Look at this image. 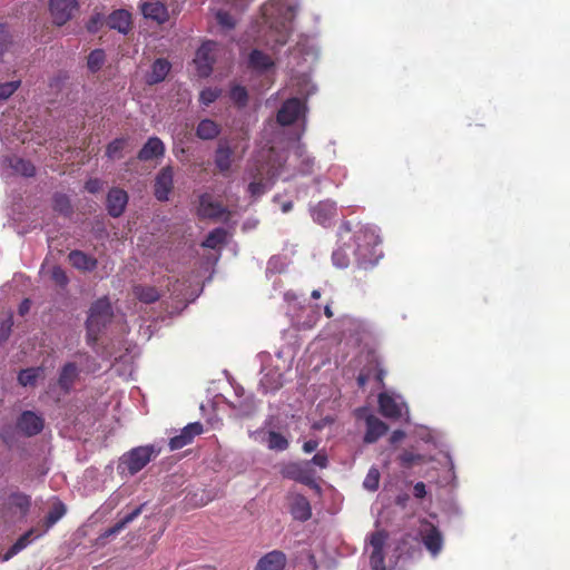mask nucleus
I'll use <instances>...</instances> for the list:
<instances>
[{
    "label": "nucleus",
    "mask_w": 570,
    "mask_h": 570,
    "mask_svg": "<svg viewBox=\"0 0 570 570\" xmlns=\"http://www.w3.org/2000/svg\"><path fill=\"white\" fill-rule=\"evenodd\" d=\"M86 189L91 193V194H96L98 193L101 187H102V183L100 179H89L87 183H86Z\"/></svg>",
    "instance_id": "59"
},
{
    "label": "nucleus",
    "mask_w": 570,
    "mask_h": 570,
    "mask_svg": "<svg viewBox=\"0 0 570 570\" xmlns=\"http://www.w3.org/2000/svg\"><path fill=\"white\" fill-rule=\"evenodd\" d=\"M220 132L219 126L212 119H203L196 129V135L203 140L216 138Z\"/></svg>",
    "instance_id": "35"
},
{
    "label": "nucleus",
    "mask_w": 570,
    "mask_h": 570,
    "mask_svg": "<svg viewBox=\"0 0 570 570\" xmlns=\"http://www.w3.org/2000/svg\"><path fill=\"white\" fill-rule=\"evenodd\" d=\"M159 453L154 445H144L124 453L117 464V471L122 478L134 476L140 472Z\"/></svg>",
    "instance_id": "7"
},
{
    "label": "nucleus",
    "mask_w": 570,
    "mask_h": 570,
    "mask_svg": "<svg viewBox=\"0 0 570 570\" xmlns=\"http://www.w3.org/2000/svg\"><path fill=\"white\" fill-rule=\"evenodd\" d=\"M9 165L14 173L24 177H32L36 174L35 166L21 157L13 156L9 158Z\"/></svg>",
    "instance_id": "38"
},
{
    "label": "nucleus",
    "mask_w": 570,
    "mask_h": 570,
    "mask_svg": "<svg viewBox=\"0 0 570 570\" xmlns=\"http://www.w3.org/2000/svg\"><path fill=\"white\" fill-rule=\"evenodd\" d=\"M48 8L53 24L61 27L78 11L79 3L77 0H50Z\"/></svg>",
    "instance_id": "11"
},
{
    "label": "nucleus",
    "mask_w": 570,
    "mask_h": 570,
    "mask_svg": "<svg viewBox=\"0 0 570 570\" xmlns=\"http://www.w3.org/2000/svg\"><path fill=\"white\" fill-rule=\"evenodd\" d=\"M10 35L4 26H0V57L8 49Z\"/></svg>",
    "instance_id": "58"
},
{
    "label": "nucleus",
    "mask_w": 570,
    "mask_h": 570,
    "mask_svg": "<svg viewBox=\"0 0 570 570\" xmlns=\"http://www.w3.org/2000/svg\"><path fill=\"white\" fill-rule=\"evenodd\" d=\"M376 363H377L376 380H377L379 382H383V379H384V376H385V374H386V371H385V370H383L382 367H380V366H381V363H380L377 360H376Z\"/></svg>",
    "instance_id": "63"
},
{
    "label": "nucleus",
    "mask_w": 570,
    "mask_h": 570,
    "mask_svg": "<svg viewBox=\"0 0 570 570\" xmlns=\"http://www.w3.org/2000/svg\"><path fill=\"white\" fill-rule=\"evenodd\" d=\"M263 441L266 442L267 448L274 451H284L288 446V441L285 436L277 432L264 433Z\"/></svg>",
    "instance_id": "39"
},
{
    "label": "nucleus",
    "mask_w": 570,
    "mask_h": 570,
    "mask_svg": "<svg viewBox=\"0 0 570 570\" xmlns=\"http://www.w3.org/2000/svg\"><path fill=\"white\" fill-rule=\"evenodd\" d=\"M104 16L101 13H96L94 14L89 21L87 22V30L90 32V33H96L99 31V29L102 27L104 24Z\"/></svg>",
    "instance_id": "55"
},
{
    "label": "nucleus",
    "mask_w": 570,
    "mask_h": 570,
    "mask_svg": "<svg viewBox=\"0 0 570 570\" xmlns=\"http://www.w3.org/2000/svg\"><path fill=\"white\" fill-rule=\"evenodd\" d=\"M247 98H248V95L244 87L234 86L230 89V99L238 106H240V107L245 106L247 102Z\"/></svg>",
    "instance_id": "49"
},
{
    "label": "nucleus",
    "mask_w": 570,
    "mask_h": 570,
    "mask_svg": "<svg viewBox=\"0 0 570 570\" xmlns=\"http://www.w3.org/2000/svg\"><path fill=\"white\" fill-rule=\"evenodd\" d=\"M386 543V534L377 531L371 535L366 553L368 554L370 566L372 570H385L384 547Z\"/></svg>",
    "instance_id": "13"
},
{
    "label": "nucleus",
    "mask_w": 570,
    "mask_h": 570,
    "mask_svg": "<svg viewBox=\"0 0 570 570\" xmlns=\"http://www.w3.org/2000/svg\"><path fill=\"white\" fill-rule=\"evenodd\" d=\"M141 13L145 18L163 23L168 19L167 8L159 1L144 2Z\"/></svg>",
    "instance_id": "32"
},
{
    "label": "nucleus",
    "mask_w": 570,
    "mask_h": 570,
    "mask_svg": "<svg viewBox=\"0 0 570 570\" xmlns=\"http://www.w3.org/2000/svg\"><path fill=\"white\" fill-rule=\"evenodd\" d=\"M233 149L227 140H220L215 151V166L220 173H226L230 169L233 163Z\"/></svg>",
    "instance_id": "26"
},
{
    "label": "nucleus",
    "mask_w": 570,
    "mask_h": 570,
    "mask_svg": "<svg viewBox=\"0 0 570 570\" xmlns=\"http://www.w3.org/2000/svg\"><path fill=\"white\" fill-rule=\"evenodd\" d=\"M380 484V471L377 468L372 466L363 481L364 489L368 491H376Z\"/></svg>",
    "instance_id": "45"
},
{
    "label": "nucleus",
    "mask_w": 570,
    "mask_h": 570,
    "mask_svg": "<svg viewBox=\"0 0 570 570\" xmlns=\"http://www.w3.org/2000/svg\"><path fill=\"white\" fill-rule=\"evenodd\" d=\"M174 185V171L170 166L164 167L155 178V197L159 202H166Z\"/></svg>",
    "instance_id": "18"
},
{
    "label": "nucleus",
    "mask_w": 570,
    "mask_h": 570,
    "mask_svg": "<svg viewBox=\"0 0 570 570\" xmlns=\"http://www.w3.org/2000/svg\"><path fill=\"white\" fill-rule=\"evenodd\" d=\"M128 204V194L120 188H111L107 195V210L110 216L119 217Z\"/></svg>",
    "instance_id": "19"
},
{
    "label": "nucleus",
    "mask_w": 570,
    "mask_h": 570,
    "mask_svg": "<svg viewBox=\"0 0 570 570\" xmlns=\"http://www.w3.org/2000/svg\"><path fill=\"white\" fill-rule=\"evenodd\" d=\"M289 510L293 518L298 521H306L312 515L311 504L302 494L289 497Z\"/></svg>",
    "instance_id": "22"
},
{
    "label": "nucleus",
    "mask_w": 570,
    "mask_h": 570,
    "mask_svg": "<svg viewBox=\"0 0 570 570\" xmlns=\"http://www.w3.org/2000/svg\"><path fill=\"white\" fill-rule=\"evenodd\" d=\"M423 459H424L423 455L415 454L411 451H404L400 455L401 465L404 468H411L415 464H419V463L423 462Z\"/></svg>",
    "instance_id": "48"
},
{
    "label": "nucleus",
    "mask_w": 570,
    "mask_h": 570,
    "mask_svg": "<svg viewBox=\"0 0 570 570\" xmlns=\"http://www.w3.org/2000/svg\"><path fill=\"white\" fill-rule=\"evenodd\" d=\"M70 264L80 271L91 272L97 267V259L86 253L75 249L68 255Z\"/></svg>",
    "instance_id": "33"
},
{
    "label": "nucleus",
    "mask_w": 570,
    "mask_h": 570,
    "mask_svg": "<svg viewBox=\"0 0 570 570\" xmlns=\"http://www.w3.org/2000/svg\"><path fill=\"white\" fill-rule=\"evenodd\" d=\"M66 514V507L61 502H56L49 510L45 523L46 529L42 531L43 534L53 527L63 515Z\"/></svg>",
    "instance_id": "41"
},
{
    "label": "nucleus",
    "mask_w": 570,
    "mask_h": 570,
    "mask_svg": "<svg viewBox=\"0 0 570 570\" xmlns=\"http://www.w3.org/2000/svg\"><path fill=\"white\" fill-rule=\"evenodd\" d=\"M336 213V205L332 200L320 202L316 206L311 208V214L317 224L327 226Z\"/></svg>",
    "instance_id": "21"
},
{
    "label": "nucleus",
    "mask_w": 570,
    "mask_h": 570,
    "mask_svg": "<svg viewBox=\"0 0 570 570\" xmlns=\"http://www.w3.org/2000/svg\"><path fill=\"white\" fill-rule=\"evenodd\" d=\"M379 229L371 225H360L352 232L347 224L340 228L338 243L332 254L333 265L348 267L352 257L364 269L375 266L382 257Z\"/></svg>",
    "instance_id": "2"
},
{
    "label": "nucleus",
    "mask_w": 570,
    "mask_h": 570,
    "mask_svg": "<svg viewBox=\"0 0 570 570\" xmlns=\"http://www.w3.org/2000/svg\"><path fill=\"white\" fill-rule=\"evenodd\" d=\"M285 475L304 484H309L314 480L313 469L309 468V463H304V461L287 465Z\"/></svg>",
    "instance_id": "23"
},
{
    "label": "nucleus",
    "mask_w": 570,
    "mask_h": 570,
    "mask_svg": "<svg viewBox=\"0 0 570 570\" xmlns=\"http://www.w3.org/2000/svg\"><path fill=\"white\" fill-rule=\"evenodd\" d=\"M225 209L219 203L213 200L208 194L199 197L198 215L203 218H219L223 216Z\"/></svg>",
    "instance_id": "25"
},
{
    "label": "nucleus",
    "mask_w": 570,
    "mask_h": 570,
    "mask_svg": "<svg viewBox=\"0 0 570 570\" xmlns=\"http://www.w3.org/2000/svg\"><path fill=\"white\" fill-rule=\"evenodd\" d=\"M217 46V42L207 40L197 49L194 62L200 77H207L210 75Z\"/></svg>",
    "instance_id": "14"
},
{
    "label": "nucleus",
    "mask_w": 570,
    "mask_h": 570,
    "mask_svg": "<svg viewBox=\"0 0 570 570\" xmlns=\"http://www.w3.org/2000/svg\"><path fill=\"white\" fill-rule=\"evenodd\" d=\"M262 366V377L259 380V386L264 393L275 392L283 385V375L279 370L268 368L267 363L272 361V356L268 353H261L258 355Z\"/></svg>",
    "instance_id": "12"
},
{
    "label": "nucleus",
    "mask_w": 570,
    "mask_h": 570,
    "mask_svg": "<svg viewBox=\"0 0 570 570\" xmlns=\"http://www.w3.org/2000/svg\"><path fill=\"white\" fill-rule=\"evenodd\" d=\"M216 20L218 24L225 30H230L236 24L235 19L227 11L224 10H218L216 12Z\"/></svg>",
    "instance_id": "51"
},
{
    "label": "nucleus",
    "mask_w": 570,
    "mask_h": 570,
    "mask_svg": "<svg viewBox=\"0 0 570 570\" xmlns=\"http://www.w3.org/2000/svg\"><path fill=\"white\" fill-rule=\"evenodd\" d=\"M55 208L63 214H68L70 209L69 199L66 195L57 194L53 198Z\"/></svg>",
    "instance_id": "54"
},
{
    "label": "nucleus",
    "mask_w": 570,
    "mask_h": 570,
    "mask_svg": "<svg viewBox=\"0 0 570 570\" xmlns=\"http://www.w3.org/2000/svg\"><path fill=\"white\" fill-rule=\"evenodd\" d=\"M105 52L104 50L101 49H95L92 50L89 56H88V60H87V66H88V69L91 71V72H96L98 71L104 62H105Z\"/></svg>",
    "instance_id": "44"
},
{
    "label": "nucleus",
    "mask_w": 570,
    "mask_h": 570,
    "mask_svg": "<svg viewBox=\"0 0 570 570\" xmlns=\"http://www.w3.org/2000/svg\"><path fill=\"white\" fill-rule=\"evenodd\" d=\"M43 425V417L32 411L22 412L17 421V430L26 436L39 434Z\"/></svg>",
    "instance_id": "17"
},
{
    "label": "nucleus",
    "mask_w": 570,
    "mask_h": 570,
    "mask_svg": "<svg viewBox=\"0 0 570 570\" xmlns=\"http://www.w3.org/2000/svg\"><path fill=\"white\" fill-rule=\"evenodd\" d=\"M293 81H295L296 86L295 92L305 98L314 94L316 90L315 85L312 82V79L307 73H303L302 76L295 78Z\"/></svg>",
    "instance_id": "40"
},
{
    "label": "nucleus",
    "mask_w": 570,
    "mask_h": 570,
    "mask_svg": "<svg viewBox=\"0 0 570 570\" xmlns=\"http://www.w3.org/2000/svg\"><path fill=\"white\" fill-rule=\"evenodd\" d=\"M171 69V65L167 59H156L146 75V82L148 85H156L164 81Z\"/></svg>",
    "instance_id": "27"
},
{
    "label": "nucleus",
    "mask_w": 570,
    "mask_h": 570,
    "mask_svg": "<svg viewBox=\"0 0 570 570\" xmlns=\"http://www.w3.org/2000/svg\"><path fill=\"white\" fill-rule=\"evenodd\" d=\"M328 331L335 341L352 348L366 344L372 336L371 324L351 315L333 321L328 325Z\"/></svg>",
    "instance_id": "5"
},
{
    "label": "nucleus",
    "mask_w": 570,
    "mask_h": 570,
    "mask_svg": "<svg viewBox=\"0 0 570 570\" xmlns=\"http://www.w3.org/2000/svg\"><path fill=\"white\" fill-rule=\"evenodd\" d=\"M125 144H126V141L124 139H115L114 141H111L108 145L107 150H106V155L108 156V158H110V159L120 158L121 150L124 149Z\"/></svg>",
    "instance_id": "50"
},
{
    "label": "nucleus",
    "mask_w": 570,
    "mask_h": 570,
    "mask_svg": "<svg viewBox=\"0 0 570 570\" xmlns=\"http://www.w3.org/2000/svg\"><path fill=\"white\" fill-rule=\"evenodd\" d=\"M379 407L386 419L410 422V411L404 397L392 390L379 394Z\"/></svg>",
    "instance_id": "9"
},
{
    "label": "nucleus",
    "mask_w": 570,
    "mask_h": 570,
    "mask_svg": "<svg viewBox=\"0 0 570 570\" xmlns=\"http://www.w3.org/2000/svg\"><path fill=\"white\" fill-rule=\"evenodd\" d=\"M39 372L40 368L22 370L18 375V381L23 386L33 385L39 375Z\"/></svg>",
    "instance_id": "47"
},
{
    "label": "nucleus",
    "mask_w": 570,
    "mask_h": 570,
    "mask_svg": "<svg viewBox=\"0 0 570 570\" xmlns=\"http://www.w3.org/2000/svg\"><path fill=\"white\" fill-rule=\"evenodd\" d=\"M305 112L306 105L297 97L288 98L283 102L276 116L277 130L269 132V128H274L273 124H269L264 129L266 144L257 150V163L265 160L266 157L274 154L277 145L288 142V139L296 132L305 130Z\"/></svg>",
    "instance_id": "4"
},
{
    "label": "nucleus",
    "mask_w": 570,
    "mask_h": 570,
    "mask_svg": "<svg viewBox=\"0 0 570 570\" xmlns=\"http://www.w3.org/2000/svg\"><path fill=\"white\" fill-rule=\"evenodd\" d=\"M107 23L110 29L117 30L122 35H127L130 30L131 16L127 10L119 9L108 17Z\"/></svg>",
    "instance_id": "30"
},
{
    "label": "nucleus",
    "mask_w": 570,
    "mask_h": 570,
    "mask_svg": "<svg viewBox=\"0 0 570 570\" xmlns=\"http://www.w3.org/2000/svg\"><path fill=\"white\" fill-rule=\"evenodd\" d=\"M112 317L111 304L107 297L99 298L92 303L86 323L89 344L97 342L98 334L111 322Z\"/></svg>",
    "instance_id": "8"
},
{
    "label": "nucleus",
    "mask_w": 570,
    "mask_h": 570,
    "mask_svg": "<svg viewBox=\"0 0 570 570\" xmlns=\"http://www.w3.org/2000/svg\"><path fill=\"white\" fill-rule=\"evenodd\" d=\"M285 267H286L285 259H283L282 257H278V256H274L267 263L266 274L269 275V274L281 273L284 271Z\"/></svg>",
    "instance_id": "52"
},
{
    "label": "nucleus",
    "mask_w": 570,
    "mask_h": 570,
    "mask_svg": "<svg viewBox=\"0 0 570 570\" xmlns=\"http://www.w3.org/2000/svg\"><path fill=\"white\" fill-rule=\"evenodd\" d=\"M355 416L357 419H365L366 432L364 435L365 443H374L387 431V425L377 419L376 416L368 413L366 407H360L355 410Z\"/></svg>",
    "instance_id": "15"
},
{
    "label": "nucleus",
    "mask_w": 570,
    "mask_h": 570,
    "mask_svg": "<svg viewBox=\"0 0 570 570\" xmlns=\"http://www.w3.org/2000/svg\"><path fill=\"white\" fill-rule=\"evenodd\" d=\"M204 432V426L199 422H193L180 429L178 434L169 439V449L171 451L183 449L190 444L197 435Z\"/></svg>",
    "instance_id": "16"
},
{
    "label": "nucleus",
    "mask_w": 570,
    "mask_h": 570,
    "mask_svg": "<svg viewBox=\"0 0 570 570\" xmlns=\"http://www.w3.org/2000/svg\"><path fill=\"white\" fill-rule=\"evenodd\" d=\"M145 504H140L139 507L135 508L131 512L125 514L121 517L115 525H112L110 529H108L105 533L106 537H110L114 534L119 533L121 530H124L130 522H132L140 513L142 512Z\"/></svg>",
    "instance_id": "36"
},
{
    "label": "nucleus",
    "mask_w": 570,
    "mask_h": 570,
    "mask_svg": "<svg viewBox=\"0 0 570 570\" xmlns=\"http://www.w3.org/2000/svg\"><path fill=\"white\" fill-rule=\"evenodd\" d=\"M302 134L303 130L291 137L288 142L277 145L275 153L263 161L257 163V154L255 155L246 170L247 191L252 198L263 196L277 178L287 180L293 177L295 173L291 170L292 163L297 164V173L301 175L313 173L315 160L299 142Z\"/></svg>",
    "instance_id": "1"
},
{
    "label": "nucleus",
    "mask_w": 570,
    "mask_h": 570,
    "mask_svg": "<svg viewBox=\"0 0 570 570\" xmlns=\"http://www.w3.org/2000/svg\"><path fill=\"white\" fill-rule=\"evenodd\" d=\"M21 86L20 80L0 83V102L8 100Z\"/></svg>",
    "instance_id": "46"
},
{
    "label": "nucleus",
    "mask_w": 570,
    "mask_h": 570,
    "mask_svg": "<svg viewBox=\"0 0 570 570\" xmlns=\"http://www.w3.org/2000/svg\"><path fill=\"white\" fill-rule=\"evenodd\" d=\"M227 236V232L224 228H215L212 230L207 237L204 239L202 245L207 248L215 249L223 243H225Z\"/></svg>",
    "instance_id": "43"
},
{
    "label": "nucleus",
    "mask_w": 570,
    "mask_h": 570,
    "mask_svg": "<svg viewBox=\"0 0 570 570\" xmlns=\"http://www.w3.org/2000/svg\"><path fill=\"white\" fill-rule=\"evenodd\" d=\"M293 208V203L291 200L283 202L281 204V209L283 213H288Z\"/></svg>",
    "instance_id": "64"
},
{
    "label": "nucleus",
    "mask_w": 570,
    "mask_h": 570,
    "mask_svg": "<svg viewBox=\"0 0 570 570\" xmlns=\"http://www.w3.org/2000/svg\"><path fill=\"white\" fill-rule=\"evenodd\" d=\"M417 535L430 554L435 558L443 549V535L441 531L429 521H421Z\"/></svg>",
    "instance_id": "10"
},
{
    "label": "nucleus",
    "mask_w": 570,
    "mask_h": 570,
    "mask_svg": "<svg viewBox=\"0 0 570 570\" xmlns=\"http://www.w3.org/2000/svg\"><path fill=\"white\" fill-rule=\"evenodd\" d=\"M299 0H268L261 7L258 38L272 49L284 46L293 31Z\"/></svg>",
    "instance_id": "3"
},
{
    "label": "nucleus",
    "mask_w": 570,
    "mask_h": 570,
    "mask_svg": "<svg viewBox=\"0 0 570 570\" xmlns=\"http://www.w3.org/2000/svg\"><path fill=\"white\" fill-rule=\"evenodd\" d=\"M237 400L232 402V406L242 415H249L255 409V402L252 395L245 396V390L240 386L235 387Z\"/></svg>",
    "instance_id": "34"
},
{
    "label": "nucleus",
    "mask_w": 570,
    "mask_h": 570,
    "mask_svg": "<svg viewBox=\"0 0 570 570\" xmlns=\"http://www.w3.org/2000/svg\"><path fill=\"white\" fill-rule=\"evenodd\" d=\"M219 96V90L216 88H205L202 90L199 100L203 105L208 106L214 102Z\"/></svg>",
    "instance_id": "53"
},
{
    "label": "nucleus",
    "mask_w": 570,
    "mask_h": 570,
    "mask_svg": "<svg viewBox=\"0 0 570 570\" xmlns=\"http://www.w3.org/2000/svg\"><path fill=\"white\" fill-rule=\"evenodd\" d=\"M51 277L52 279L61 285L65 286L68 283V277L65 273V271L60 266H55L51 271Z\"/></svg>",
    "instance_id": "57"
},
{
    "label": "nucleus",
    "mask_w": 570,
    "mask_h": 570,
    "mask_svg": "<svg viewBox=\"0 0 570 570\" xmlns=\"http://www.w3.org/2000/svg\"><path fill=\"white\" fill-rule=\"evenodd\" d=\"M78 376H79V370H78L77 365L72 362L66 363L59 373V379H58L59 387L65 393H68L72 389Z\"/></svg>",
    "instance_id": "31"
},
{
    "label": "nucleus",
    "mask_w": 570,
    "mask_h": 570,
    "mask_svg": "<svg viewBox=\"0 0 570 570\" xmlns=\"http://www.w3.org/2000/svg\"><path fill=\"white\" fill-rule=\"evenodd\" d=\"M9 504L22 514H26L30 508L31 499L22 492H13L9 495Z\"/></svg>",
    "instance_id": "42"
},
{
    "label": "nucleus",
    "mask_w": 570,
    "mask_h": 570,
    "mask_svg": "<svg viewBox=\"0 0 570 570\" xmlns=\"http://www.w3.org/2000/svg\"><path fill=\"white\" fill-rule=\"evenodd\" d=\"M274 67V59L258 49H254L248 56V68L254 72L264 73Z\"/></svg>",
    "instance_id": "24"
},
{
    "label": "nucleus",
    "mask_w": 570,
    "mask_h": 570,
    "mask_svg": "<svg viewBox=\"0 0 570 570\" xmlns=\"http://www.w3.org/2000/svg\"><path fill=\"white\" fill-rule=\"evenodd\" d=\"M318 448V442L316 440H308L303 444V451L305 453H312Z\"/></svg>",
    "instance_id": "61"
},
{
    "label": "nucleus",
    "mask_w": 570,
    "mask_h": 570,
    "mask_svg": "<svg viewBox=\"0 0 570 570\" xmlns=\"http://www.w3.org/2000/svg\"><path fill=\"white\" fill-rule=\"evenodd\" d=\"M405 436V433L402 431V430H395L393 431V433L391 434V438H390V442L392 444H396L399 443L401 440H403Z\"/></svg>",
    "instance_id": "62"
},
{
    "label": "nucleus",
    "mask_w": 570,
    "mask_h": 570,
    "mask_svg": "<svg viewBox=\"0 0 570 570\" xmlns=\"http://www.w3.org/2000/svg\"><path fill=\"white\" fill-rule=\"evenodd\" d=\"M287 315L297 328L307 330L316 325L321 316L317 304H305V298L293 291L284 293Z\"/></svg>",
    "instance_id": "6"
},
{
    "label": "nucleus",
    "mask_w": 570,
    "mask_h": 570,
    "mask_svg": "<svg viewBox=\"0 0 570 570\" xmlns=\"http://www.w3.org/2000/svg\"><path fill=\"white\" fill-rule=\"evenodd\" d=\"M42 535L43 532H38L36 529H30L14 542L4 554L0 556V561H9L11 558L24 550L35 539H38Z\"/></svg>",
    "instance_id": "20"
},
{
    "label": "nucleus",
    "mask_w": 570,
    "mask_h": 570,
    "mask_svg": "<svg viewBox=\"0 0 570 570\" xmlns=\"http://www.w3.org/2000/svg\"><path fill=\"white\" fill-rule=\"evenodd\" d=\"M285 564L286 556L275 550L262 557L255 570H283Z\"/></svg>",
    "instance_id": "29"
},
{
    "label": "nucleus",
    "mask_w": 570,
    "mask_h": 570,
    "mask_svg": "<svg viewBox=\"0 0 570 570\" xmlns=\"http://www.w3.org/2000/svg\"><path fill=\"white\" fill-rule=\"evenodd\" d=\"M327 455L322 451L317 452L311 460L304 461V463H309V468L315 465L320 469H325L327 466Z\"/></svg>",
    "instance_id": "56"
},
{
    "label": "nucleus",
    "mask_w": 570,
    "mask_h": 570,
    "mask_svg": "<svg viewBox=\"0 0 570 570\" xmlns=\"http://www.w3.org/2000/svg\"><path fill=\"white\" fill-rule=\"evenodd\" d=\"M165 145L158 137H150L138 153V158L142 161L163 157Z\"/></svg>",
    "instance_id": "28"
},
{
    "label": "nucleus",
    "mask_w": 570,
    "mask_h": 570,
    "mask_svg": "<svg viewBox=\"0 0 570 570\" xmlns=\"http://www.w3.org/2000/svg\"><path fill=\"white\" fill-rule=\"evenodd\" d=\"M413 494L417 499H422L426 494L425 484L423 482H416L413 488Z\"/></svg>",
    "instance_id": "60"
},
{
    "label": "nucleus",
    "mask_w": 570,
    "mask_h": 570,
    "mask_svg": "<svg viewBox=\"0 0 570 570\" xmlns=\"http://www.w3.org/2000/svg\"><path fill=\"white\" fill-rule=\"evenodd\" d=\"M132 293L137 299L146 304L154 303L160 297L159 292L153 286L136 285Z\"/></svg>",
    "instance_id": "37"
}]
</instances>
